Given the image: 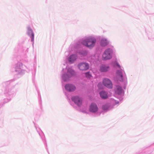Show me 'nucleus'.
<instances>
[{"label":"nucleus","mask_w":154,"mask_h":154,"mask_svg":"<svg viewBox=\"0 0 154 154\" xmlns=\"http://www.w3.org/2000/svg\"><path fill=\"white\" fill-rule=\"evenodd\" d=\"M108 44V41L105 39H102L101 41V45L103 46L106 45Z\"/></svg>","instance_id":"13"},{"label":"nucleus","mask_w":154,"mask_h":154,"mask_svg":"<svg viewBox=\"0 0 154 154\" xmlns=\"http://www.w3.org/2000/svg\"><path fill=\"white\" fill-rule=\"evenodd\" d=\"M72 100L78 106H80L82 104V99L78 96L73 97L72 98Z\"/></svg>","instance_id":"4"},{"label":"nucleus","mask_w":154,"mask_h":154,"mask_svg":"<svg viewBox=\"0 0 154 154\" xmlns=\"http://www.w3.org/2000/svg\"><path fill=\"white\" fill-rule=\"evenodd\" d=\"M74 74L75 72L72 69L70 68L68 69L67 72V75L68 77H70L74 75Z\"/></svg>","instance_id":"11"},{"label":"nucleus","mask_w":154,"mask_h":154,"mask_svg":"<svg viewBox=\"0 0 154 154\" xmlns=\"http://www.w3.org/2000/svg\"><path fill=\"white\" fill-rule=\"evenodd\" d=\"M98 108L97 105L94 103H92L91 104L90 107V111L93 112H95L97 111Z\"/></svg>","instance_id":"9"},{"label":"nucleus","mask_w":154,"mask_h":154,"mask_svg":"<svg viewBox=\"0 0 154 154\" xmlns=\"http://www.w3.org/2000/svg\"><path fill=\"white\" fill-rule=\"evenodd\" d=\"M122 70V71L118 70L117 71L116 78L118 81H122L124 79L123 75V73H124L125 72L124 71H123Z\"/></svg>","instance_id":"3"},{"label":"nucleus","mask_w":154,"mask_h":154,"mask_svg":"<svg viewBox=\"0 0 154 154\" xmlns=\"http://www.w3.org/2000/svg\"><path fill=\"white\" fill-rule=\"evenodd\" d=\"M96 42V39L93 37H90L84 39L82 42V43L85 46L89 48L94 47Z\"/></svg>","instance_id":"1"},{"label":"nucleus","mask_w":154,"mask_h":154,"mask_svg":"<svg viewBox=\"0 0 154 154\" xmlns=\"http://www.w3.org/2000/svg\"><path fill=\"white\" fill-rule=\"evenodd\" d=\"M116 92L118 94H120L122 92V89L120 86H118L117 87Z\"/></svg>","instance_id":"14"},{"label":"nucleus","mask_w":154,"mask_h":154,"mask_svg":"<svg viewBox=\"0 0 154 154\" xmlns=\"http://www.w3.org/2000/svg\"><path fill=\"white\" fill-rule=\"evenodd\" d=\"M76 58V56L75 55H72L70 56L68 58L69 62L72 63L75 60Z\"/></svg>","instance_id":"12"},{"label":"nucleus","mask_w":154,"mask_h":154,"mask_svg":"<svg viewBox=\"0 0 154 154\" xmlns=\"http://www.w3.org/2000/svg\"><path fill=\"white\" fill-rule=\"evenodd\" d=\"M108 107H109L107 105H103L102 106V108L103 110H107L108 109Z\"/></svg>","instance_id":"16"},{"label":"nucleus","mask_w":154,"mask_h":154,"mask_svg":"<svg viewBox=\"0 0 154 154\" xmlns=\"http://www.w3.org/2000/svg\"><path fill=\"white\" fill-rule=\"evenodd\" d=\"M85 74L86 77L88 78H90L91 76V75L89 74V72L86 73Z\"/></svg>","instance_id":"17"},{"label":"nucleus","mask_w":154,"mask_h":154,"mask_svg":"<svg viewBox=\"0 0 154 154\" xmlns=\"http://www.w3.org/2000/svg\"><path fill=\"white\" fill-rule=\"evenodd\" d=\"M110 69L109 67L107 65L103 64L100 67L99 70L101 72H105Z\"/></svg>","instance_id":"6"},{"label":"nucleus","mask_w":154,"mask_h":154,"mask_svg":"<svg viewBox=\"0 0 154 154\" xmlns=\"http://www.w3.org/2000/svg\"><path fill=\"white\" fill-rule=\"evenodd\" d=\"M100 97L103 99H106L108 98L107 93L104 91H102L100 92Z\"/></svg>","instance_id":"10"},{"label":"nucleus","mask_w":154,"mask_h":154,"mask_svg":"<svg viewBox=\"0 0 154 154\" xmlns=\"http://www.w3.org/2000/svg\"><path fill=\"white\" fill-rule=\"evenodd\" d=\"M78 67L81 70H85L89 68L88 65L86 63H81L78 65Z\"/></svg>","instance_id":"7"},{"label":"nucleus","mask_w":154,"mask_h":154,"mask_svg":"<svg viewBox=\"0 0 154 154\" xmlns=\"http://www.w3.org/2000/svg\"><path fill=\"white\" fill-rule=\"evenodd\" d=\"M18 64H19V66H22V64L21 63H19Z\"/></svg>","instance_id":"18"},{"label":"nucleus","mask_w":154,"mask_h":154,"mask_svg":"<svg viewBox=\"0 0 154 154\" xmlns=\"http://www.w3.org/2000/svg\"><path fill=\"white\" fill-rule=\"evenodd\" d=\"M112 52L110 49H108L105 50L102 56V59L106 60L110 59L112 57Z\"/></svg>","instance_id":"2"},{"label":"nucleus","mask_w":154,"mask_h":154,"mask_svg":"<svg viewBox=\"0 0 154 154\" xmlns=\"http://www.w3.org/2000/svg\"><path fill=\"white\" fill-rule=\"evenodd\" d=\"M65 87L66 90L69 91H74L76 88L74 85L70 84L66 85Z\"/></svg>","instance_id":"8"},{"label":"nucleus","mask_w":154,"mask_h":154,"mask_svg":"<svg viewBox=\"0 0 154 154\" xmlns=\"http://www.w3.org/2000/svg\"><path fill=\"white\" fill-rule=\"evenodd\" d=\"M29 32L31 33V40L33 41L34 40V34L32 32V30L31 29H29Z\"/></svg>","instance_id":"15"},{"label":"nucleus","mask_w":154,"mask_h":154,"mask_svg":"<svg viewBox=\"0 0 154 154\" xmlns=\"http://www.w3.org/2000/svg\"><path fill=\"white\" fill-rule=\"evenodd\" d=\"M103 84L106 87L111 88L112 87V83L110 80L107 79H105L103 80Z\"/></svg>","instance_id":"5"}]
</instances>
